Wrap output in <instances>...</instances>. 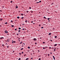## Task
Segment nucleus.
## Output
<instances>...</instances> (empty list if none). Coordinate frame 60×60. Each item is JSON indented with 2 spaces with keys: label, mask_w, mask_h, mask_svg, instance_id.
I'll use <instances>...</instances> for the list:
<instances>
[{
  "label": "nucleus",
  "mask_w": 60,
  "mask_h": 60,
  "mask_svg": "<svg viewBox=\"0 0 60 60\" xmlns=\"http://www.w3.org/2000/svg\"><path fill=\"white\" fill-rule=\"evenodd\" d=\"M13 42L14 43H15L16 42L15 41H14Z\"/></svg>",
  "instance_id": "26"
},
{
  "label": "nucleus",
  "mask_w": 60,
  "mask_h": 60,
  "mask_svg": "<svg viewBox=\"0 0 60 60\" xmlns=\"http://www.w3.org/2000/svg\"><path fill=\"white\" fill-rule=\"evenodd\" d=\"M53 59H54V60H55V57H54V58H53Z\"/></svg>",
  "instance_id": "39"
},
{
  "label": "nucleus",
  "mask_w": 60,
  "mask_h": 60,
  "mask_svg": "<svg viewBox=\"0 0 60 60\" xmlns=\"http://www.w3.org/2000/svg\"><path fill=\"white\" fill-rule=\"evenodd\" d=\"M28 48L29 49H30V47H28Z\"/></svg>",
  "instance_id": "27"
},
{
  "label": "nucleus",
  "mask_w": 60,
  "mask_h": 60,
  "mask_svg": "<svg viewBox=\"0 0 60 60\" xmlns=\"http://www.w3.org/2000/svg\"><path fill=\"white\" fill-rule=\"evenodd\" d=\"M23 49H24L23 48L21 49V50H23Z\"/></svg>",
  "instance_id": "12"
},
{
  "label": "nucleus",
  "mask_w": 60,
  "mask_h": 60,
  "mask_svg": "<svg viewBox=\"0 0 60 60\" xmlns=\"http://www.w3.org/2000/svg\"><path fill=\"white\" fill-rule=\"evenodd\" d=\"M2 46H4V44H2Z\"/></svg>",
  "instance_id": "15"
},
{
  "label": "nucleus",
  "mask_w": 60,
  "mask_h": 60,
  "mask_svg": "<svg viewBox=\"0 0 60 60\" xmlns=\"http://www.w3.org/2000/svg\"><path fill=\"white\" fill-rule=\"evenodd\" d=\"M20 58H19V59H18V60H20Z\"/></svg>",
  "instance_id": "30"
},
{
  "label": "nucleus",
  "mask_w": 60,
  "mask_h": 60,
  "mask_svg": "<svg viewBox=\"0 0 60 60\" xmlns=\"http://www.w3.org/2000/svg\"><path fill=\"white\" fill-rule=\"evenodd\" d=\"M44 19H45V18H46V17H44Z\"/></svg>",
  "instance_id": "36"
},
{
  "label": "nucleus",
  "mask_w": 60,
  "mask_h": 60,
  "mask_svg": "<svg viewBox=\"0 0 60 60\" xmlns=\"http://www.w3.org/2000/svg\"><path fill=\"white\" fill-rule=\"evenodd\" d=\"M39 3H41V1H40L39 2Z\"/></svg>",
  "instance_id": "34"
},
{
  "label": "nucleus",
  "mask_w": 60,
  "mask_h": 60,
  "mask_svg": "<svg viewBox=\"0 0 60 60\" xmlns=\"http://www.w3.org/2000/svg\"><path fill=\"white\" fill-rule=\"evenodd\" d=\"M7 35H9V34H7Z\"/></svg>",
  "instance_id": "57"
},
{
  "label": "nucleus",
  "mask_w": 60,
  "mask_h": 60,
  "mask_svg": "<svg viewBox=\"0 0 60 60\" xmlns=\"http://www.w3.org/2000/svg\"><path fill=\"white\" fill-rule=\"evenodd\" d=\"M41 28L42 29L43 28V27H41Z\"/></svg>",
  "instance_id": "35"
},
{
  "label": "nucleus",
  "mask_w": 60,
  "mask_h": 60,
  "mask_svg": "<svg viewBox=\"0 0 60 60\" xmlns=\"http://www.w3.org/2000/svg\"><path fill=\"white\" fill-rule=\"evenodd\" d=\"M18 32H20V30H19L18 31Z\"/></svg>",
  "instance_id": "23"
},
{
  "label": "nucleus",
  "mask_w": 60,
  "mask_h": 60,
  "mask_svg": "<svg viewBox=\"0 0 60 60\" xmlns=\"http://www.w3.org/2000/svg\"><path fill=\"white\" fill-rule=\"evenodd\" d=\"M56 48H55V50H56Z\"/></svg>",
  "instance_id": "59"
},
{
  "label": "nucleus",
  "mask_w": 60,
  "mask_h": 60,
  "mask_svg": "<svg viewBox=\"0 0 60 60\" xmlns=\"http://www.w3.org/2000/svg\"><path fill=\"white\" fill-rule=\"evenodd\" d=\"M7 48H9V46H7Z\"/></svg>",
  "instance_id": "37"
},
{
  "label": "nucleus",
  "mask_w": 60,
  "mask_h": 60,
  "mask_svg": "<svg viewBox=\"0 0 60 60\" xmlns=\"http://www.w3.org/2000/svg\"><path fill=\"white\" fill-rule=\"evenodd\" d=\"M8 33V31L6 32V33L7 34V33Z\"/></svg>",
  "instance_id": "38"
},
{
  "label": "nucleus",
  "mask_w": 60,
  "mask_h": 60,
  "mask_svg": "<svg viewBox=\"0 0 60 60\" xmlns=\"http://www.w3.org/2000/svg\"><path fill=\"white\" fill-rule=\"evenodd\" d=\"M8 23L6 22L5 23V24H7V23Z\"/></svg>",
  "instance_id": "21"
},
{
  "label": "nucleus",
  "mask_w": 60,
  "mask_h": 60,
  "mask_svg": "<svg viewBox=\"0 0 60 60\" xmlns=\"http://www.w3.org/2000/svg\"><path fill=\"white\" fill-rule=\"evenodd\" d=\"M3 20V19H0V20L1 21V20Z\"/></svg>",
  "instance_id": "9"
},
{
  "label": "nucleus",
  "mask_w": 60,
  "mask_h": 60,
  "mask_svg": "<svg viewBox=\"0 0 60 60\" xmlns=\"http://www.w3.org/2000/svg\"><path fill=\"white\" fill-rule=\"evenodd\" d=\"M43 49H45V48H44V47H43Z\"/></svg>",
  "instance_id": "18"
},
{
  "label": "nucleus",
  "mask_w": 60,
  "mask_h": 60,
  "mask_svg": "<svg viewBox=\"0 0 60 60\" xmlns=\"http://www.w3.org/2000/svg\"><path fill=\"white\" fill-rule=\"evenodd\" d=\"M19 55H21V53H19Z\"/></svg>",
  "instance_id": "53"
},
{
  "label": "nucleus",
  "mask_w": 60,
  "mask_h": 60,
  "mask_svg": "<svg viewBox=\"0 0 60 60\" xmlns=\"http://www.w3.org/2000/svg\"><path fill=\"white\" fill-rule=\"evenodd\" d=\"M25 22H26V23H27V20L25 21Z\"/></svg>",
  "instance_id": "11"
},
{
  "label": "nucleus",
  "mask_w": 60,
  "mask_h": 60,
  "mask_svg": "<svg viewBox=\"0 0 60 60\" xmlns=\"http://www.w3.org/2000/svg\"><path fill=\"white\" fill-rule=\"evenodd\" d=\"M21 15H22V16H23V14H21Z\"/></svg>",
  "instance_id": "20"
},
{
  "label": "nucleus",
  "mask_w": 60,
  "mask_h": 60,
  "mask_svg": "<svg viewBox=\"0 0 60 60\" xmlns=\"http://www.w3.org/2000/svg\"><path fill=\"white\" fill-rule=\"evenodd\" d=\"M48 56H49V54H48Z\"/></svg>",
  "instance_id": "32"
},
{
  "label": "nucleus",
  "mask_w": 60,
  "mask_h": 60,
  "mask_svg": "<svg viewBox=\"0 0 60 60\" xmlns=\"http://www.w3.org/2000/svg\"><path fill=\"white\" fill-rule=\"evenodd\" d=\"M37 44V43H35V44Z\"/></svg>",
  "instance_id": "50"
},
{
  "label": "nucleus",
  "mask_w": 60,
  "mask_h": 60,
  "mask_svg": "<svg viewBox=\"0 0 60 60\" xmlns=\"http://www.w3.org/2000/svg\"><path fill=\"white\" fill-rule=\"evenodd\" d=\"M26 56V54H25L24 55V56Z\"/></svg>",
  "instance_id": "54"
},
{
  "label": "nucleus",
  "mask_w": 60,
  "mask_h": 60,
  "mask_svg": "<svg viewBox=\"0 0 60 60\" xmlns=\"http://www.w3.org/2000/svg\"><path fill=\"white\" fill-rule=\"evenodd\" d=\"M13 42H14L13 41L12 42V43L13 44Z\"/></svg>",
  "instance_id": "48"
},
{
  "label": "nucleus",
  "mask_w": 60,
  "mask_h": 60,
  "mask_svg": "<svg viewBox=\"0 0 60 60\" xmlns=\"http://www.w3.org/2000/svg\"><path fill=\"white\" fill-rule=\"evenodd\" d=\"M23 45H22V47H23Z\"/></svg>",
  "instance_id": "64"
},
{
  "label": "nucleus",
  "mask_w": 60,
  "mask_h": 60,
  "mask_svg": "<svg viewBox=\"0 0 60 60\" xmlns=\"http://www.w3.org/2000/svg\"><path fill=\"white\" fill-rule=\"evenodd\" d=\"M39 26H41V25H39Z\"/></svg>",
  "instance_id": "58"
},
{
  "label": "nucleus",
  "mask_w": 60,
  "mask_h": 60,
  "mask_svg": "<svg viewBox=\"0 0 60 60\" xmlns=\"http://www.w3.org/2000/svg\"><path fill=\"white\" fill-rule=\"evenodd\" d=\"M38 52H39V50H38Z\"/></svg>",
  "instance_id": "62"
},
{
  "label": "nucleus",
  "mask_w": 60,
  "mask_h": 60,
  "mask_svg": "<svg viewBox=\"0 0 60 60\" xmlns=\"http://www.w3.org/2000/svg\"><path fill=\"white\" fill-rule=\"evenodd\" d=\"M19 30L21 29V28L20 27H19Z\"/></svg>",
  "instance_id": "17"
},
{
  "label": "nucleus",
  "mask_w": 60,
  "mask_h": 60,
  "mask_svg": "<svg viewBox=\"0 0 60 60\" xmlns=\"http://www.w3.org/2000/svg\"><path fill=\"white\" fill-rule=\"evenodd\" d=\"M51 41H52V40H51Z\"/></svg>",
  "instance_id": "55"
},
{
  "label": "nucleus",
  "mask_w": 60,
  "mask_h": 60,
  "mask_svg": "<svg viewBox=\"0 0 60 60\" xmlns=\"http://www.w3.org/2000/svg\"><path fill=\"white\" fill-rule=\"evenodd\" d=\"M49 49H51V47H49Z\"/></svg>",
  "instance_id": "46"
},
{
  "label": "nucleus",
  "mask_w": 60,
  "mask_h": 60,
  "mask_svg": "<svg viewBox=\"0 0 60 60\" xmlns=\"http://www.w3.org/2000/svg\"><path fill=\"white\" fill-rule=\"evenodd\" d=\"M23 44L24 45H25V43H23Z\"/></svg>",
  "instance_id": "56"
},
{
  "label": "nucleus",
  "mask_w": 60,
  "mask_h": 60,
  "mask_svg": "<svg viewBox=\"0 0 60 60\" xmlns=\"http://www.w3.org/2000/svg\"><path fill=\"white\" fill-rule=\"evenodd\" d=\"M29 12V11H26V12Z\"/></svg>",
  "instance_id": "24"
},
{
  "label": "nucleus",
  "mask_w": 60,
  "mask_h": 60,
  "mask_svg": "<svg viewBox=\"0 0 60 60\" xmlns=\"http://www.w3.org/2000/svg\"><path fill=\"white\" fill-rule=\"evenodd\" d=\"M7 41H8V42H9V40H7Z\"/></svg>",
  "instance_id": "44"
},
{
  "label": "nucleus",
  "mask_w": 60,
  "mask_h": 60,
  "mask_svg": "<svg viewBox=\"0 0 60 60\" xmlns=\"http://www.w3.org/2000/svg\"><path fill=\"white\" fill-rule=\"evenodd\" d=\"M38 3H39V2H36L37 4H38Z\"/></svg>",
  "instance_id": "29"
},
{
  "label": "nucleus",
  "mask_w": 60,
  "mask_h": 60,
  "mask_svg": "<svg viewBox=\"0 0 60 60\" xmlns=\"http://www.w3.org/2000/svg\"><path fill=\"white\" fill-rule=\"evenodd\" d=\"M7 32V30H5L4 31L5 32V33H6V32Z\"/></svg>",
  "instance_id": "8"
},
{
  "label": "nucleus",
  "mask_w": 60,
  "mask_h": 60,
  "mask_svg": "<svg viewBox=\"0 0 60 60\" xmlns=\"http://www.w3.org/2000/svg\"><path fill=\"white\" fill-rule=\"evenodd\" d=\"M13 52H14V51H13Z\"/></svg>",
  "instance_id": "63"
},
{
  "label": "nucleus",
  "mask_w": 60,
  "mask_h": 60,
  "mask_svg": "<svg viewBox=\"0 0 60 60\" xmlns=\"http://www.w3.org/2000/svg\"><path fill=\"white\" fill-rule=\"evenodd\" d=\"M33 21H32L31 22V23H33Z\"/></svg>",
  "instance_id": "49"
},
{
  "label": "nucleus",
  "mask_w": 60,
  "mask_h": 60,
  "mask_svg": "<svg viewBox=\"0 0 60 60\" xmlns=\"http://www.w3.org/2000/svg\"><path fill=\"white\" fill-rule=\"evenodd\" d=\"M15 8H18V7L17 6H16Z\"/></svg>",
  "instance_id": "2"
},
{
  "label": "nucleus",
  "mask_w": 60,
  "mask_h": 60,
  "mask_svg": "<svg viewBox=\"0 0 60 60\" xmlns=\"http://www.w3.org/2000/svg\"><path fill=\"white\" fill-rule=\"evenodd\" d=\"M11 22H13V21L12 20L11 21Z\"/></svg>",
  "instance_id": "28"
},
{
  "label": "nucleus",
  "mask_w": 60,
  "mask_h": 60,
  "mask_svg": "<svg viewBox=\"0 0 60 60\" xmlns=\"http://www.w3.org/2000/svg\"><path fill=\"white\" fill-rule=\"evenodd\" d=\"M4 39V38L3 37H2L0 38V39Z\"/></svg>",
  "instance_id": "3"
},
{
  "label": "nucleus",
  "mask_w": 60,
  "mask_h": 60,
  "mask_svg": "<svg viewBox=\"0 0 60 60\" xmlns=\"http://www.w3.org/2000/svg\"><path fill=\"white\" fill-rule=\"evenodd\" d=\"M57 44H55V45H54V46H57Z\"/></svg>",
  "instance_id": "6"
},
{
  "label": "nucleus",
  "mask_w": 60,
  "mask_h": 60,
  "mask_svg": "<svg viewBox=\"0 0 60 60\" xmlns=\"http://www.w3.org/2000/svg\"><path fill=\"white\" fill-rule=\"evenodd\" d=\"M29 9H31V7H30L29 8Z\"/></svg>",
  "instance_id": "40"
},
{
  "label": "nucleus",
  "mask_w": 60,
  "mask_h": 60,
  "mask_svg": "<svg viewBox=\"0 0 60 60\" xmlns=\"http://www.w3.org/2000/svg\"><path fill=\"white\" fill-rule=\"evenodd\" d=\"M28 59H29V58H27L25 60H28Z\"/></svg>",
  "instance_id": "7"
},
{
  "label": "nucleus",
  "mask_w": 60,
  "mask_h": 60,
  "mask_svg": "<svg viewBox=\"0 0 60 60\" xmlns=\"http://www.w3.org/2000/svg\"><path fill=\"white\" fill-rule=\"evenodd\" d=\"M34 41H36L37 40V39L35 38H34L33 39Z\"/></svg>",
  "instance_id": "1"
},
{
  "label": "nucleus",
  "mask_w": 60,
  "mask_h": 60,
  "mask_svg": "<svg viewBox=\"0 0 60 60\" xmlns=\"http://www.w3.org/2000/svg\"><path fill=\"white\" fill-rule=\"evenodd\" d=\"M18 40H19V41H20V40L19 39Z\"/></svg>",
  "instance_id": "51"
},
{
  "label": "nucleus",
  "mask_w": 60,
  "mask_h": 60,
  "mask_svg": "<svg viewBox=\"0 0 60 60\" xmlns=\"http://www.w3.org/2000/svg\"><path fill=\"white\" fill-rule=\"evenodd\" d=\"M11 26L12 27H14V25H12Z\"/></svg>",
  "instance_id": "10"
},
{
  "label": "nucleus",
  "mask_w": 60,
  "mask_h": 60,
  "mask_svg": "<svg viewBox=\"0 0 60 60\" xmlns=\"http://www.w3.org/2000/svg\"><path fill=\"white\" fill-rule=\"evenodd\" d=\"M23 18H24V17H22V19H23Z\"/></svg>",
  "instance_id": "16"
},
{
  "label": "nucleus",
  "mask_w": 60,
  "mask_h": 60,
  "mask_svg": "<svg viewBox=\"0 0 60 60\" xmlns=\"http://www.w3.org/2000/svg\"><path fill=\"white\" fill-rule=\"evenodd\" d=\"M31 59H33V58H31Z\"/></svg>",
  "instance_id": "41"
},
{
  "label": "nucleus",
  "mask_w": 60,
  "mask_h": 60,
  "mask_svg": "<svg viewBox=\"0 0 60 60\" xmlns=\"http://www.w3.org/2000/svg\"><path fill=\"white\" fill-rule=\"evenodd\" d=\"M22 30H24V28H23L22 29Z\"/></svg>",
  "instance_id": "47"
},
{
  "label": "nucleus",
  "mask_w": 60,
  "mask_h": 60,
  "mask_svg": "<svg viewBox=\"0 0 60 60\" xmlns=\"http://www.w3.org/2000/svg\"><path fill=\"white\" fill-rule=\"evenodd\" d=\"M12 1H11V3H12Z\"/></svg>",
  "instance_id": "33"
},
{
  "label": "nucleus",
  "mask_w": 60,
  "mask_h": 60,
  "mask_svg": "<svg viewBox=\"0 0 60 60\" xmlns=\"http://www.w3.org/2000/svg\"><path fill=\"white\" fill-rule=\"evenodd\" d=\"M53 58L55 57L54 56H53Z\"/></svg>",
  "instance_id": "42"
},
{
  "label": "nucleus",
  "mask_w": 60,
  "mask_h": 60,
  "mask_svg": "<svg viewBox=\"0 0 60 60\" xmlns=\"http://www.w3.org/2000/svg\"><path fill=\"white\" fill-rule=\"evenodd\" d=\"M49 19H50V18H48L47 19H48V20H49Z\"/></svg>",
  "instance_id": "22"
},
{
  "label": "nucleus",
  "mask_w": 60,
  "mask_h": 60,
  "mask_svg": "<svg viewBox=\"0 0 60 60\" xmlns=\"http://www.w3.org/2000/svg\"><path fill=\"white\" fill-rule=\"evenodd\" d=\"M17 21V20H15V21Z\"/></svg>",
  "instance_id": "60"
},
{
  "label": "nucleus",
  "mask_w": 60,
  "mask_h": 60,
  "mask_svg": "<svg viewBox=\"0 0 60 60\" xmlns=\"http://www.w3.org/2000/svg\"><path fill=\"white\" fill-rule=\"evenodd\" d=\"M50 54H52V53L50 52Z\"/></svg>",
  "instance_id": "61"
},
{
  "label": "nucleus",
  "mask_w": 60,
  "mask_h": 60,
  "mask_svg": "<svg viewBox=\"0 0 60 60\" xmlns=\"http://www.w3.org/2000/svg\"><path fill=\"white\" fill-rule=\"evenodd\" d=\"M22 54H23V52H22Z\"/></svg>",
  "instance_id": "52"
},
{
  "label": "nucleus",
  "mask_w": 60,
  "mask_h": 60,
  "mask_svg": "<svg viewBox=\"0 0 60 60\" xmlns=\"http://www.w3.org/2000/svg\"><path fill=\"white\" fill-rule=\"evenodd\" d=\"M17 30V29H15V30L16 31Z\"/></svg>",
  "instance_id": "43"
},
{
  "label": "nucleus",
  "mask_w": 60,
  "mask_h": 60,
  "mask_svg": "<svg viewBox=\"0 0 60 60\" xmlns=\"http://www.w3.org/2000/svg\"><path fill=\"white\" fill-rule=\"evenodd\" d=\"M54 51H56V49H54Z\"/></svg>",
  "instance_id": "19"
},
{
  "label": "nucleus",
  "mask_w": 60,
  "mask_h": 60,
  "mask_svg": "<svg viewBox=\"0 0 60 60\" xmlns=\"http://www.w3.org/2000/svg\"><path fill=\"white\" fill-rule=\"evenodd\" d=\"M45 43V42H43V44H44V43Z\"/></svg>",
  "instance_id": "25"
},
{
  "label": "nucleus",
  "mask_w": 60,
  "mask_h": 60,
  "mask_svg": "<svg viewBox=\"0 0 60 60\" xmlns=\"http://www.w3.org/2000/svg\"><path fill=\"white\" fill-rule=\"evenodd\" d=\"M51 33H49V35H51Z\"/></svg>",
  "instance_id": "5"
},
{
  "label": "nucleus",
  "mask_w": 60,
  "mask_h": 60,
  "mask_svg": "<svg viewBox=\"0 0 60 60\" xmlns=\"http://www.w3.org/2000/svg\"><path fill=\"white\" fill-rule=\"evenodd\" d=\"M55 38H57V36H55Z\"/></svg>",
  "instance_id": "4"
},
{
  "label": "nucleus",
  "mask_w": 60,
  "mask_h": 60,
  "mask_svg": "<svg viewBox=\"0 0 60 60\" xmlns=\"http://www.w3.org/2000/svg\"><path fill=\"white\" fill-rule=\"evenodd\" d=\"M22 41H21V42L20 43V44H22Z\"/></svg>",
  "instance_id": "13"
},
{
  "label": "nucleus",
  "mask_w": 60,
  "mask_h": 60,
  "mask_svg": "<svg viewBox=\"0 0 60 60\" xmlns=\"http://www.w3.org/2000/svg\"><path fill=\"white\" fill-rule=\"evenodd\" d=\"M17 19H19V16H18L17 17Z\"/></svg>",
  "instance_id": "14"
},
{
  "label": "nucleus",
  "mask_w": 60,
  "mask_h": 60,
  "mask_svg": "<svg viewBox=\"0 0 60 60\" xmlns=\"http://www.w3.org/2000/svg\"><path fill=\"white\" fill-rule=\"evenodd\" d=\"M16 34L17 35H19V34Z\"/></svg>",
  "instance_id": "45"
},
{
  "label": "nucleus",
  "mask_w": 60,
  "mask_h": 60,
  "mask_svg": "<svg viewBox=\"0 0 60 60\" xmlns=\"http://www.w3.org/2000/svg\"><path fill=\"white\" fill-rule=\"evenodd\" d=\"M38 60H41V58H39Z\"/></svg>",
  "instance_id": "31"
}]
</instances>
